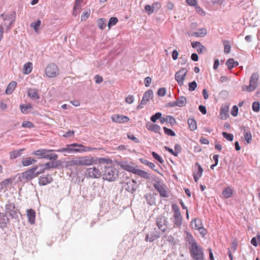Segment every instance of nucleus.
<instances>
[{
	"label": "nucleus",
	"mask_w": 260,
	"mask_h": 260,
	"mask_svg": "<svg viewBox=\"0 0 260 260\" xmlns=\"http://www.w3.org/2000/svg\"><path fill=\"white\" fill-rule=\"evenodd\" d=\"M53 178L50 175L41 176L39 178V184L40 185L44 186L51 183L53 181Z\"/></svg>",
	"instance_id": "6ab92c4d"
},
{
	"label": "nucleus",
	"mask_w": 260,
	"mask_h": 260,
	"mask_svg": "<svg viewBox=\"0 0 260 260\" xmlns=\"http://www.w3.org/2000/svg\"><path fill=\"white\" fill-rule=\"evenodd\" d=\"M22 126L23 127L32 128L34 127V124L30 121H24L22 123Z\"/></svg>",
	"instance_id": "052dcab7"
},
{
	"label": "nucleus",
	"mask_w": 260,
	"mask_h": 260,
	"mask_svg": "<svg viewBox=\"0 0 260 260\" xmlns=\"http://www.w3.org/2000/svg\"><path fill=\"white\" fill-rule=\"evenodd\" d=\"M167 219L165 217H158L156 219V224L158 229L161 230L162 232L166 231L167 229Z\"/></svg>",
	"instance_id": "dca6fc26"
},
{
	"label": "nucleus",
	"mask_w": 260,
	"mask_h": 260,
	"mask_svg": "<svg viewBox=\"0 0 260 260\" xmlns=\"http://www.w3.org/2000/svg\"><path fill=\"white\" fill-rule=\"evenodd\" d=\"M46 76L49 78H53L59 75L58 67L54 63L49 64L45 69Z\"/></svg>",
	"instance_id": "0eeeda50"
},
{
	"label": "nucleus",
	"mask_w": 260,
	"mask_h": 260,
	"mask_svg": "<svg viewBox=\"0 0 260 260\" xmlns=\"http://www.w3.org/2000/svg\"><path fill=\"white\" fill-rule=\"evenodd\" d=\"M189 128L190 131H193L197 128V122L193 118H189L187 120Z\"/></svg>",
	"instance_id": "4c0bfd02"
},
{
	"label": "nucleus",
	"mask_w": 260,
	"mask_h": 260,
	"mask_svg": "<svg viewBox=\"0 0 260 260\" xmlns=\"http://www.w3.org/2000/svg\"><path fill=\"white\" fill-rule=\"evenodd\" d=\"M137 188V182L135 180H129L125 186V189L129 192H134Z\"/></svg>",
	"instance_id": "ddd939ff"
},
{
	"label": "nucleus",
	"mask_w": 260,
	"mask_h": 260,
	"mask_svg": "<svg viewBox=\"0 0 260 260\" xmlns=\"http://www.w3.org/2000/svg\"><path fill=\"white\" fill-rule=\"evenodd\" d=\"M17 86V82L16 81H12L7 86L5 90V93L7 94H11Z\"/></svg>",
	"instance_id": "c756f323"
},
{
	"label": "nucleus",
	"mask_w": 260,
	"mask_h": 260,
	"mask_svg": "<svg viewBox=\"0 0 260 260\" xmlns=\"http://www.w3.org/2000/svg\"><path fill=\"white\" fill-rule=\"evenodd\" d=\"M135 174L146 179H149L151 177V174L146 171L139 169L138 168Z\"/></svg>",
	"instance_id": "393cba45"
},
{
	"label": "nucleus",
	"mask_w": 260,
	"mask_h": 260,
	"mask_svg": "<svg viewBox=\"0 0 260 260\" xmlns=\"http://www.w3.org/2000/svg\"><path fill=\"white\" fill-rule=\"evenodd\" d=\"M161 8V4L158 2H154L151 6L147 5L145 7V10L148 15H150L154 11H158Z\"/></svg>",
	"instance_id": "f8f14e48"
},
{
	"label": "nucleus",
	"mask_w": 260,
	"mask_h": 260,
	"mask_svg": "<svg viewBox=\"0 0 260 260\" xmlns=\"http://www.w3.org/2000/svg\"><path fill=\"white\" fill-rule=\"evenodd\" d=\"M207 35V30L206 28H202L199 29L198 31L193 32L191 34V36L196 37H204Z\"/></svg>",
	"instance_id": "7c9ffc66"
},
{
	"label": "nucleus",
	"mask_w": 260,
	"mask_h": 260,
	"mask_svg": "<svg viewBox=\"0 0 260 260\" xmlns=\"http://www.w3.org/2000/svg\"><path fill=\"white\" fill-rule=\"evenodd\" d=\"M188 86H189V88H188L189 90L190 91H193L195 90L196 88H197V83H196V81H193L192 82L189 83Z\"/></svg>",
	"instance_id": "13d9d810"
},
{
	"label": "nucleus",
	"mask_w": 260,
	"mask_h": 260,
	"mask_svg": "<svg viewBox=\"0 0 260 260\" xmlns=\"http://www.w3.org/2000/svg\"><path fill=\"white\" fill-rule=\"evenodd\" d=\"M160 233L156 228H152L150 231L146 234L145 240L147 242H152L159 238Z\"/></svg>",
	"instance_id": "6e6552de"
},
{
	"label": "nucleus",
	"mask_w": 260,
	"mask_h": 260,
	"mask_svg": "<svg viewBox=\"0 0 260 260\" xmlns=\"http://www.w3.org/2000/svg\"><path fill=\"white\" fill-rule=\"evenodd\" d=\"M259 74L257 72L253 73L250 78L249 84L255 90L258 86Z\"/></svg>",
	"instance_id": "a211bd4d"
},
{
	"label": "nucleus",
	"mask_w": 260,
	"mask_h": 260,
	"mask_svg": "<svg viewBox=\"0 0 260 260\" xmlns=\"http://www.w3.org/2000/svg\"><path fill=\"white\" fill-rule=\"evenodd\" d=\"M21 111L22 113H24L28 109H32V107L30 104L21 105L20 106Z\"/></svg>",
	"instance_id": "09e8293b"
},
{
	"label": "nucleus",
	"mask_w": 260,
	"mask_h": 260,
	"mask_svg": "<svg viewBox=\"0 0 260 260\" xmlns=\"http://www.w3.org/2000/svg\"><path fill=\"white\" fill-rule=\"evenodd\" d=\"M102 178L109 182H114L118 177V171L113 166H105L102 171Z\"/></svg>",
	"instance_id": "f03ea898"
},
{
	"label": "nucleus",
	"mask_w": 260,
	"mask_h": 260,
	"mask_svg": "<svg viewBox=\"0 0 260 260\" xmlns=\"http://www.w3.org/2000/svg\"><path fill=\"white\" fill-rule=\"evenodd\" d=\"M161 113L160 112L156 113L151 117L150 119L151 121L153 122H155L157 119H159V118H161Z\"/></svg>",
	"instance_id": "6e6d98bb"
},
{
	"label": "nucleus",
	"mask_w": 260,
	"mask_h": 260,
	"mask_svg": "<svg viewBox=\"0 0 260 260\" xmlns=\"http://www.w3.org/2000/svg\"><path fill=\"white\" fill-rule=\"evenodd\" d=\"M121 167L122 169L126 170L128 172H131L134 174H135V172L137 171L138 167L137 166H134L133 165H130L127 163H124L121 165Z\"/></svg>",
	"instance_id": "4be33fe9"
},
{
	"label": "nucleus",
	"mask_w": 260,
	"mask_h": 260,
	"mask_svg": "<svg viewBox=\"0 0 260 260\" xmlns=\"http://www.w3.org/2000/svg\"><path fill=\"white\" fill-rule=\"evenodd\" d=\"M223 44L224 45V52L225 54H228L231 51V44L229 41L224 40L223 41Z\"/></svg>",
	"instance_id": "c03bdc74"
},
{
	"label": "nucleus",
	"mask_w": 260,
	"mask_h": 260,
	"mask_svg": "<svg viewBox=\"0 0 260 260\" xmlns=\"http://www.w3.org/2000/svg\"><path fill=\"white\" fill-rule=\"evenodd\" d=\"M151 154L153 157L160 164H162L164 162V160L158 154L155 152H152Z\"/></svg>",
	"instance_id": "e2e57ef3"
},
{
	"label": "nucleus",
	"mask_w": 260,
	"mask_h": 260,
	"mask_svg": "<svg viewBox=\"0 0 260 260\" xmlns=\"http://www.w3.org/2000/svg\"><path fill=\"white\" fill-rule=\"evenodd\" d=\"M186 240L190 245V247L194 246V245L197 244V242L192 237V235L189 233H187L186 234Z\"/></svg>",
	"instance_id": "58836bf2"
},
{
	"label": "nucleus",
	"mask_w": 260,
	"mask_h": 260,
	"mask_svg": "<svg viewBox=\"0 0 260 260\" xmlns=\"http://www.w3.org/2000/svg\"><path fill=\"white\" fill-rule=\"evenodd\" d=\"M188 71L185 68H182L175 73V79L179 86L183 84L184 80Z\"/></svg>",
	"instance_id": "1a4fd4ad"
},
{
	"label": "nucleus",
	"mask_w": 260,
	"mask_h": 260,
	"mask_svg": "<svg viewBox=\"0 0 260 260\" xmlns=\"http://www.w3.org/2000/svg\"><path fill=\"white\" fill-rule=\"evenodd\" d=\"M226 65L228 66V69L230 70L233 68L238 66L239 62L237 61H235L233 58H230L226 61Z\"/></svg>",
	"instance_id": "e433bc0d"
},
{
	"label": "nucleus",
	"mask_w": 260,
	"mask_h": 260,
	"mask_svg": "<svg viewBox=\"0 0 260 260\" xmlns=\"http://www.w3.org/2000/svg\"><path fill=\"white\" fill-rule=\"evenodd\" d=\"M172 209L174 212V215L181 214L179 208L176 204H172Z\"/></svg>",
	"instance_id": "0e129e2a"
},
{
	"label": "nucleus",
	"mask_w": 260,
	"mask_h": 260,
	"mask_svg": "<svg viewBox=\"0 0 260 260\" xmlns=\"http://www.w3.org/2000/svg\"><path fill=\"white\" fill-rule=\"evenodd\" d=\"M229 107H222L220 110V114L222 119H225L228 115Z\"/></svg>",
	"instance_id": "ea45409f"
},
{
	"label": "nucleus",
	"mask_w": 260,
	"mask_h": 260,
	"mask_svg": "<svg viewBox=\"0 0 260 260\" xmlns=\"http://www.w3.org/2000/svg\"><path fill=\"white\" fill-rule=\"evenodd\" d=\"M252 108L253 111L258 112L260 110V104L258 102H254L252 103Z\"/></svg>",
	"instance_id": "603ef678"
},
{
	"label": "nucleus",
	"mask_w": 260,
	"mask_h": 260,
	"mask_svg": "<svg viewBox=\"0 0 260 260\" xmlns=\"http://www.w3.org/2000/svg\"><path fill=\"white\" fill-rule=\"evenodd\" d=\"M134 96L132 95H128L125 98V101L128 104H132L134 101Z\"/></svg>",
	"instance_id": "338daca9"
},
{
	"label": "nucleus",
	"mask_w": 260,
	"mask_h": 260,
	"mask_svg": "<svg viewBox=\"0 0 260 260\" xmlns=\"http://www.w3.org/2000/svg\"><path fill=\"white\" fill-rule=\"evenodd\" d=\"M240 129L243 132L244 138L247 144H249L252 140V134L249 128L245 126L242 125Z\"/></svg>",
	"instance_id": "4468645a"
},
{
	"label": "nucleus",
	"mask_w": 260,
	"mask_h": 260,
	"mask_svg": "<svg viewBox=\"0 0 260 260\" xmlns=\"http://www.w3.org/2000/svg\"><path fill=\"white\" fill-rule=\"evenodd\" d=\"M146 126L147 128L149 131L155 133L159 134L160 133V127L158 125L148 123L146 124Z\"/></svg>",
	"instance_id": "cd10ccee"
},
{
	"label": "nucleus",
	"mask_w": 260,
	"mask_h": 260,
	"mask_svg": "<svg viewBox=\"0 0 260 260\" xmlns=\"http://www.w3.org/2000/svg\"><path fill=\"white\" fill-rule=\"evenodd\" d=\"M154 188L159 193L160 196L163 198H168V195L164 186L159 182L153 184Z\"/></svg>",
	"instance_id": "aec40b11"
},
{
	"label": "nucleus",
	"mask_w": 260,
	"mask_h": 260,
	"mask_svg": "<svg viewBox=\"0 0 260 260\" xmlns=\"http://www.w3.org/2000/svg\"><path fill=\"white\" fill-rule=\"evenodd\" d=\"M135 174L146 179H149L151 177V174L146 171L139 169L138 168Z\"/></svg>",
	"instance_id": "a878e982"
},
{
	"label": "nucleus",
	"mask_w": 260,
	"mask_h": 260,
	"mask_svg": "<svg viewBox=\"0 0 260 260\" xmlns=\"http://www.w3.org/2000/svg\"><path fill=\"white\" fill-rule=\"evenodd\" d=\"M164 132L166 135H167L168 136H171L172 137H174L176 136L175 133L172 129L168 128L166 127H164Z\"/></svg>",
	"instance_id": "4d7b16f0"
},
{
	"label": "nucleus",
	"mask_w": 260,
	"mask_h": 260,
	"mask_svg": "<svg viewBox=\"0 0 260 260\" xmlns=\"http://www.w3.org/2000/svg\"><path fill=\"white\" fill-rule=\"evenodd\" d=\"M166 93V89L165 87L160 88L158 89L157 94L159 96H164Z\"/></svg>",
	"instance_id": "69168bd1"
},
{
	"label": "nucleus",
	"mask_w": 260,
	"mask_h": 260,
	"mask_svg": "<svg viewBox=\"0 0 260 260\" xmlns=\"http://www.w3.org/2000/svg\"><path fill=\"white\" fill-rule=\"evenodd\" d=\"M232 194L233 190L230 187H226L222 192V196L225 198H230Z\"/></svg>",
	"instance_id": "37998d69"
},
{
	"label": "nucleus",
	"mask_w": 260,
	"mask_h": 260,
	"mask_svg": "<svg viewBox=\"0 0 260 260\" xmlns=\"http://www.w3.org/2000/svg\"><path fill=\"white\" fill-rule=\"evenodd\" d=\"M39 169L38 166H35L23 172L22 174V178L27 181L31 180L37 177L35 171Z\"/></svg>",
	"instance_id": "9d476101"
},
{
	"label": "nucleus",
	"mask_w": 260,
	"mask_h": 260,
	"mask_svg": "<svg viewBox=\"0 0 260 260\" xmlns=\"http://www.w3.org/2000/svg\"><path fill=\"white\" fill-rule=\"evenodd\" d=\"M6 212L13 219H17L20 213L14 203H9L6 205Z\"/></svg>",
	"instance_id": "39448f33"
},
{
	"label": "nucleus",
	"mask_w": 260,
	"mask_h": 260,
	"mask_svg": "<svg viewBox=\"0 0 260 260\" xmlns=\"http://www.w3.org/2000/svg\"><path fill=\"white\" fill-rule=\"evenodd\" d=\"M98 25L101 29H103L106 27V20L104 18H100L98 20Z\"/></svg>",
	"instance_id": "3c124183"
},
{
	"label": "nucleus",
	"mask_w": 260,
	"mask_h": 260,
	"mask_svg": "<svg viewBox=\"0 0 260 260\" xmlns=\"http://www.w3.org/2000/svg\"><path fill=\"white\" fill-rule=\"evenodd\" d=\"M54 151L52 149H40L32 152V154L38 156L39 158H45L46 154L48 152H52Z\"/></svg>",
	"instance_id": "f3484780"
},
{
	"label": "nucleus",
	"mask_w": 260,
	"mask_h": 260,
	"mask_svg": "<svg viewBox=\"0 0 260 260\" xmlns=\"http://www.w3.org/2000/svg\"><path fill=\"white\" fill-rule=\"evenodd\" d=\"M36 166L39 167V169L35 171L36 175L38 176L40 174H43L45 172V170L44 168L42 167V164H39V165H37Z\"/></svg>",
	"instance_id": "5fc2aeb1"
},
{
	"label": "nucleus",
	"mask_w": 260,
	"mask_h": 260,
	"mask_svg": "<svg viewBox=\"0 0 260 260\" xmlns=\"http://www.w3.org/2000/svg\"><path fill=\"white\" fill-rule=\"evenodd\" d=\"M167 122L170 123L171 125H174L176 123L175 119L170 115L167 116Z\"/></svg>",
	"instance_id": "680f3d73"
},
{
	"label": "nucleus",
	"mask_w": 260,
	"mask_h": 260,
	"mask_svg": "<svg viewBox=\"0 0 260 260\" xmlns=\"http://www.w3.org/2000/svg\"><path fill=\"white\" fill-rule=\"evenodd\" d=\"M222 135L223 137L228 141H229L230 142L233 141L234 139V136L233 134L223 132L222 133Z\"/></svg>",
	"instance_id": "49530a36"
},
{
	"label": "nucleus",
	"mask_w": 260,
	"mask_h": 260,
	"mask_svg": "<svg viewBox=\"0 0 260 260\" xmlns=\"http://www.w3.org/2000/svg\"><path fill=\"white\" fill-rule=\"evenodd\" d=\"M41 24V20H38L36 22H32L30 24V26L34 28L35 31H37L39 29V27L40 26Z\"/></svg>",
	"instance_id": "de8ad7c7"
},
{
	"label": "nucleus",
	"mask_w": 260,
	"mask_h": 260,
	"mask_svg": "<svg viewBox=\"0 0 260 260\" xmlns=\"http://www.w3.org/2000/svg\"><path fill=\"white\" fill-rule=\"evenodd\" d=\"M9 222V219L7 215L4 213H0V228H5L7 226Z\"/></svg>",
	"instance_id": "b1692460"
},
{
	"label": "nucleus",
	"mask_w": 260,
	"mask_h": 260,
	"mask_svg": "<svg viewBox=\"0 0 260 260\" xmlns=\"http://www.w3.org/2000/svg\"><path fill=\"white\" fill-rule=\"evenodd\" d=\"M42 167L44 168L45 170H49L51 168H55L58 167V165L54 162H48L44 164H42Z\"/></svg>",
	"instance_id": "79ce46f5"
},
{
	"label": "nucleus",
	"mask_w": 260,
	"mask_h": 260,
	"mask_svg": "<svg viewBox=\"0 0 260 260\" xmlns=\"http://www.w3.org/2000/svg\"><path fill=\"white\" fill-rule=\"evenodd\" d=\"M153 97V92L151 89H149L144 93L143 98L140 104L138 106L137 109H140L143 108V106L146 105L150 99Z\"/></svg>",
	"instance_id": "9b49d317"
},
{
	"label": "nucleus",
	"mask_w": 260,
	"mask_h": 260,
	"mask_svg": "<svg viewBox=\"0 0 260 260\" xmlns=\"http://www.w3.org/2000/svg\"><path fill=\"white\" fill-rule=\"evenodd\" d=\"M58 152H64L68 154H73L79 152L80 150L79 149H72L69 144L66 145L65 147L56 150Z\"/></svg>",
	"instance_id": "412c9836"
},
{
	"label": "nucleus",
	"mask_w": 260,
	"mask_h": 260,
	"mask_svg": "<svg viewBox=\"0 0 260 260\" xmlns=\"http://www.w3.org/2000/svg\"><path fill=\"white\" fill-rule=\"evenodd\" d=\"M118 22V19L116 17H111L110 18L108 25L109 28L111 26L115 25Z\"/></svg>",
	"instance_id": "864d4df0"
},
{
	"label": "nucleus",
	"mask_w": 260,
	"mask_h": 260,
	"mask_svg": "<svg viewBox=\"0 0 260 260\" xmlns=\"http://www.w3.org/2000/svg\"><path fill=\"white\" fill-rule=\"evenodd\" d=\"M4 21V25L6 27L7 30L10 29L11 26L14 23L16 18L15 12H12L10 13H3L1 15Z\"/></svg>",
	"instance_id": "20e7f679"
},
{
	"label": "nucleus",
	"mask_w": 260,
	"mask_h": 260,
	"mask_svg": "<svg viewBox=\"0 0 260 260\" xmlns=\"http://www.w3.org/2000/svg\"><path fill=\"white\" fill-rule=\"evenodd\" d=\"M182 222V217L181 214L174 215V224L176 227H180Z\"/></svg>",
	"instance_id": "72a5a7b5"
},
{
	"label": "nucleus",
	"mask_w": 260,
	"mask_h": 260,
	"mask_svg": "<svg viewBox=\"0 0 260 260\" xmlns=\"http://www.w3.org/2000/svg\"><path fill=\"white\" fill-rule=\"evenodd\" d=\"M32 69V63L30 62H28L25 63L23 66V73L25 75L29 74Z\"/></svg>",
	"instance_id": "473e14b6"
},
{
	"label": "nucleus",
	"mask_w": 260,
	"mask_h": 260,
	"mask_svg": "<svg viewBox=\"0 0 260 260\" xmlns=\"http://www.w3.org/2000/svg\"><path fill=\"white\" fill-rule=\"evenodd\" d=\"M127 138L128 139L132 140L133 141L135 142L136 143H139L140 141L139 139L135 137L134 135L131 133H127Z\"/></svg>",
	"instance_id": "bf43d9fd"
},
{
	"label": "nucleus",
	"mask_w": 260,
	"mask_h": 260,
	"mask_svg": "<svg viewBox=\"0 0 260 260\" xmlns=\"http://www.w3.org/2000/svg\"><path fill=\"white\" fill-rule=\"evenodd\" d=\"M85 176L88 178L98 179L102 177V172L95 167H92L86 169Z\"/></svg>",
	"instance_id": "423d86ee"
},
{
	"label": "nucleus",
	"mask_w": 260,
	"mask_h": 260,
	"mask_svg": "<svg viewBox=\"0 0 260 260\" xmlns=\"http://www.w3.org/2000/svg\"><path fill=\"white\" fill-rule=\"evenodd\" d=\"M140 160L142 164L149 166L151 169H153L154 171L158 172V173H160L157 170L155 169V166L153 163L150 162L147 159L144 158H140Z\"/></svg>",
	"instance_id": "a19ab883"
},
{
	"label": "nucleus",
	"mask_w": 260,
	"mask_h": 260,
	"mask_svg": "<svg viewBox=\"0 0 260 260\" xmlns=\"http://www.w3.org/2000/svg\"><path fill=\"white\" fill-rule=\"evenodd\" d=\"M111 118L113 122L119 123H126L129 120V118L126 116L118 114L113 115Z\"/></svg>",
	"instance_id": "2eb2a0df"
},
{
	"label": "nucleus",
	"mask_w": 260,
	"mask_h": 260,
	"mask_svg": "<svg viewBox=\"0 0 260 260\" xmlns=\"http://www.w3.org/2000/svg\"><path fill=\"white\" fill-rule=\"evenodd\" d=\"M94 162V158L90 156L76 157L71 160L68 161L67 166H89L92 165Z\"/></svg>",
	"instance_id": "f257e3e1"
},
{
	"label": "nucleus",
	"mask_w": 260,
	"mask_h": 260,
	"mask_svg": "<svg viewBox=\"0 0 260 260\" xmlns=\"http://www.w3.org/2000/svg\"><path fill=\"white\" fill-rule=\"evenodd\" d=\"M190 225L192 229L198 230L203 225L201 220L194 219L191 221Z\"/></svg>",
	"instance_id": "c9c22d12"
},
{
	"label": "nucleus",
	"mask_w": 260,
	"mask_h": 260,
	"mask_svg": "<svg viewBox=\"0 0 260 260\" xmlns=\"http://www.w3.org/2000/svg\"><path fill=\"white\" fill-rule=\"evenodd\" d=\"M189 249L193 260H204L203 250L198 244L189 247Z\"/></svg>",
	"instance_id": "7ed1b4c3"
},
{
	"label": "nucleus",
	"mask_w": 260,
	"mask_h": 260,
	"mask_svg": "<svg viewBox=\"0 0 260 260\" xmlns=\"http://www.w3.org/2000/svg\"><path fill=\"white\" fill-rule=\"evenodd\" d=\"M24 150V149H21L10 152V158L11 159H14L17 157H19L21 155L22 151H23Z\"/></svg>",
	"instance_id": "f704fd0d"
},
{
	"label": "nucleus",
	"mask_w": 260,
	"mask_h": 260,
	"mask_svg": "<svg viewBox=\"0 0 260 260\" xmlns=\"http://www.w3.org/2000/svg\"><path fill=\"white\" fill-rule=\"evenodd\" d=\"M37 162V160L31 157H28L25 158H23L22 160V165L24 167L30 166L32 164H35Z\"/></svg>",
	"instance_id": "c85d7f7f"
},
{
	"label": "nucleus",
	"mask_w": 260,
	"mask_h": 260,
	"mask_svg": "<svg viewBox=\"0 0 260 260\" xmlns=\"http://www.w3.org/2000/svg\"><path fill=\"white\" fill-rule=\"evenodd\" d=\"M238 114V108L237 106L235 105L233 107L231 110V114L232 116L236 117Z\"/></svg>",
	"instance_id": "774afa93"
},
{
	"label": "nucleus",
	"mask_w": 260,
	"mask_h": 260,
	"mask_svg": "<svg viewBox=\"0 0 260 260\" xmlns=\"http://www.w3.org/2000/svg\"><path fill=\"white\" fill-rule=\"evenodd\" d=\"M195 166L198 168V171L196 172H194L193 173L202 176L203 172V169L202 168L201 166L199 164V162H197L195 164Z\"/></svg>",
	"instance_id": "8fccbe9b"
},
{
	"label": "nucleus",
	"mask_w": 260,
	"mask_h": 260,
	"mask_svg": "<svg viewBox=\"0 0 260 260\" xmlns=\"http://www.w3.org/2000/svg\"><path fill=\"white\" fill-rule=\"evenodd\" d=\"M27 95L33 100H39L40 99L38 92L37 90L35 88L27 89Z\"/></svg>",
	"instance_id": "5701e85b"
},
{
	"label": "nucleus",
	"mask_w": 260,
	"mask_h": 260,
	"mask_svg": "<svg viewBox=\"0 0 260 260\" xmlns=\"http://www.w3.org/2000/svg\"><path fill=\"white\" fill-rule=\"evenodd\" d=\"M176 102L178 107H183L186 105L187 99L186 97L184 96H181L176 99Z\"/></svg>",
	"instance_id": "2f4dec72"
},
{
	"label": "nucleus",
	"mask_w": 260,
	"mask_h": 260,
	"mask_svg": "<svg viewBox=\"0 0 260 260\" xmlns=\"http://www.w3.org/2000/svg\"><path fill=\"white\" fill-rule=\"evenodd\" d=\"M58 158V155L55 153H53L52 152H48L46 154V157L45 159L50 160H56Z\"/></svg>",
	"instance_id": "a18cd8bd"
},
{
	"label": "nucleus",
	"mask_w": 260,
	"mask_h": 260,
	"mask_svg": "<svg viewBox=\"0 0 260 260\" xmlns=\"http://www.w3.org/2000/svg\"><path fill=\"white\" fill-rule=\"evenodd\" d=\"M27 216L29 222L31 224L35 223V217H36L35 211L31 209L27 210Z\"/></svg>",
	"instance_id": "bb28decb"
}]
</instances>
